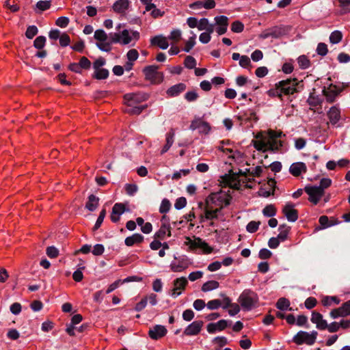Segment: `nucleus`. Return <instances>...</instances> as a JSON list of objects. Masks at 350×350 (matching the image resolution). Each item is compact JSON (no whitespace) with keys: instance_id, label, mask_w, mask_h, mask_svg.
<instances>
[{"instance_id":"obj_3","label":"nucleus","mask_w":350,"mask_h":350,"mask_svg":"<svg viewBox=\"0 0 350 350\" xmlns=\"http://www.w3.org/2000/svg\"><path fill=\"white\" fill-rule=\"evenodd\" d=\"M318 335L317 331H312L310 333L305 331H299L293 338L292 341L297 345L306 344L312 345L315 342Z\"/></svg>"},{"instance_id":"obj_64","label":"nucleus","mask_w":350,"mask_h":350,"mask_svg":"<svg viewBox=\"0 0 350 350\" xmlns=\"http://www.w3.org/2000/svg\"><path fill=\"white\" fill-rule=\"evenodd\" d=\"M272 255V252L267 248H262L260 250L258 256L260 259L265 260L269 258Z\"/></svg>"},{"instance_id":"obj_20","label":"nucleus","mask_w":350,"mask_h":350,"mask_svg":"<svg viewBox=\"0 0 350 350\" xmlns=\"http://www.w3.org/2000/svg\"><path fill=\"white\" fill-rule=\"evenodd\" d=\"M130 3L129 0H118L113 3L112 8L116 13L124 14L129 9Z\"/></svg>"},{"instance_id":"obj_45","label":"nucleus","mask_w":350,"mask_h":350,"mask_svg":"<svg viewBox=\"0 0 350 350\" xmlns=\"http://www.w3.org/2000/svg\"><path fill=\"white\" fill-rule=\"evenodd\" d=\"M171 208V203L169 200L164 198L161 204L159 207V212L161 213H167Z\"/></svg>"},{"instance_id":"obj_21","label":"nucleus","mask_w":350,"mask_h":350,"mask_svg":"<svg viewBox=\"0 0 350 350\" xmlns=\"http://www.w3.org/2000/svg\"><path fill=\"white\" fill-rule=\"evenodd\" d=\"M332 124H336L340 119V111L336 106L332 107L327 113Z\"/></svg>"},{"instance_id":"obj_38","label":"nucleus","mask_w":350,"mask_h":350,"mask_svg":"<svg viewBox=\"0 0 350 350\" xmlns=\"http://www.w3.org/2000/svg\"><path fill=\"white\" fill-rule=\"evenodd\" d=\"M38 33V27L36 25H30L27 28L25 36L28 39H32Z\"/></svg>"},{"instance_id":"obj_34","label":"nucleus","mask_w":350,"mask_h":350,"mask_svg":"<svg viewBox=\"0 0 350 350\" xmlns=\"http://www.w3.org/2000/svg\"><path fill=\"white\" fill-rule=\"evenodd\" d=\"M191 33H193V36L189 38V39L186 42L185 46L183 49L184 51L189 53L192 49V48L195 46L196 42V35L191 31Z\"/></svg>"},{"instance_id":"obj_8","label":"nucleus","mask_w":350,"mask_h":350,"mask_svg":"<svg viewBox=\"0 0 350 350\" xmlns=\"http://www.w3.org/2000/svg\"><path fill=\"white\" fill-rule=\"evenodd\" d=\"M217 206V208L213 209L212 206L206 205L204 208V215L200 216V222H203L204 219L207 220L217 219L222 209L226 207L224 204H218Z\"/></svg>"},{"instance_id":"obj_10","label":"nucleus","mask_w":350,"mask_h":350,"mask_svg":"<svg viewBox=\"0 0 350 350\" xmlns=\"http://www.w3.org/2000/svg\"><path fill=\"white\" fill-rule=\"evenodd\" d=\"M342 90L339 89L336 85L330 84L328 88L324 87L323 89V94L325 96L328 103H334L336 98L341 92Z\"/></svg>"},{"instance_id":"obj_41","label":"nucleus","mask_w":350,"mask_h":350,"mask_svg":"<svg viewBox=\"0 0 350 350\" xmlns=\"http://www.w3.org/2000/svg\"><path fill=\"white\" fill-rule=\"evenodd\" d=\"M105 215H106V211H105V209H103L100 212V214L97 218L96 224H94V226L93 227V231L97 230L100 227V226L103 224V220L105 217Z\"/></svg>"},{"instance_id":"obj_12","label":"nucleus","mask_w":350,"mask_h":350,"mask_svg":"<svg viewBox=\"0 0 350 350\" xmlns=\"http://www.w3.org/2000/svg\"><path fill=\"white\" fill-rule=\"evenodd\" d=\"M294 206L293 203L288 202L282 209V213L291 222H295L298 219V211L294 208Z\"/></svg>"},{"instance_id":"obj_24","label":"nucleus","mask_w":350,"mask_h":350,"mask_svg":"<svg viewBox=\"0 0 350 350\" xmlns=\"http://www.w3.org/2000/svg\"><path fill=\"white\" fill-rule=\"evenodd\" d=\"M99 202V198L94 194H91L88 196V201L85 204V208L90 211H94Z\"/></svg>"},{"instance_id":"obj_16","label":"nucleus","mask_w":350,"mask_h":350,"mask_svg":"<svg viewBox=\"0 0 350 350\" xmlns=\"http://www.w3.org/2000/svg\"><path fill=\"white\" fill-rule=\"evenodd\" d=\"M228 325V321L224 319L219 320L217 323H211L207 325L206 329L209 334H215L217 331H223Z\"/></svg>"},{"instance_id":"obj_31","label":"nucleus","mask_w":350,"mask_h":350,"mask_svg":"<svg viewBox=\"0 0 350 350\" xmlns=\"http://www.w3.org/2000/svg\"><path fill=\"white\" fill-rule=\"evenodd\" d=\"M275 306L280 310H286L290 306V301L285 297H281L278 300Z\"/></svg>"},{"instance_id":"obj_37","label":"nucleus","mask_w":350,"mask_h":350,"mask_svg":"<svg viewBox=\"0 0 350 350\" xmlns=\"http://www.w3.org/2000/svg\"><path fill=\"white\" fill-rule=\"evenodd\" d=\"M46 40L45 36H40L33 41V46L37 49H42L45 45Z\"/></svg>"},{"instance_id":"obj_39","label":"nucleus","mask_w":350,"mask_h":350,"mask_svg":"<svg viewBox=\"0 0 350 350\" xmlns=\"http://www.w3.org/2000/svg\"><path fill=\"white\" fill-rule=\"evenodd\" d=\"M297 62L301 69H306L310 65V62L306 55H301L298 57Z\"/></svg>"},{"instance_id":"obj_5","label":"nucleus","mask_w":350,"mask_h":350,"mask_svg":"<svg viewBox=\"0 0 350 350\" xmlns=\"http://www.w3.org/2000/svg\"><path fill=\"white\" fill-rule=\"evenodd\" d=\"M223 191L220 190L219 192L211 193L205 200L206 205L208 206L210 204L214 205L224 204L225 206H228L230 204L232 196L229 194L226 195L224 198L221 194Z\"/></svg>"},{"instance_id":"obj_22","label":"nucleus","mask_w":350,"mask_h":350,"mask_svg":"<svg viewBox=\"0 0 350 350\" xmlns=\"http://www.w3.org/2000/svg\"><path fill=\"white\" fill-rule=\"evenodd\" d=\"M150 43L152 45L158 46L161 49H166L169 46L166 38L161 35L156 36L151 38Z\"/></svg>"},{"instance_id":"obj_15","label":"nucleus","mask_w":350,"mask_h":350,"mask_svg":"<svg viewBox=\"0 0 350 350\" xmlns=\"http://www.w3.org/2000/svg\"><path fill=\"white\" fill-rule=\"evenodd\" d=\"M126 211L125 205L122 203H116L113 208L110 215L112 222L116 223L120 220V215Z\"/></svg>"},{"instance_id":"obj_19","label":"nucleus","mask_w":350,"mask_h":350,"mask_svg":"<svg viewBox=\"0 0 350 350\" xmlns=\"http://www.w3.org/2000/svg\"><path fill=\"white\" fill-rule=\"evenodd\" d=\"M186 89V85L183 83H179L174 85L167 89L166 94L170 97L178 96L180 94L184 92Z\"/></svg>"},{"instance_id":"obj_53","label":"nucleus","mask_w":350,"mask_h":350,"mask_svg":"<svg viewBox=\"0 0 350 350\" xmlns=\"http://www.w3.org/2000/svg\"><path fill=\"white\" fill-rule=\"evenodd\" d=\"M120 36H121V38H122V44H128L132 40V38L129 35V32L127 29H124L121 32Z\"/></svg>"},{"instance_id":"obj_6","label":"nucleus","mask_w":350,"mask_h":350,"mask_svg":"<svg viewBox=\"0 0 350 350\" xmlns=\"http://www.w3.org/2000/svg\"><path fill=\"white\" fill-rule=\"evenodd\" d=\"M149 94L144 92L129 93L124 95V100L128 107H132L148 99Z\"/></svg>"},{"instance_id":"obj_52","label":"nucleus","mask_w":350,"mask_h":350,"mask_svg":"<svg viewBox=\"0 0 350 350\" xmlns=\"http://www.w3.org/2000/svg\"><path fill=\"white\" fill-rule=\"evenodd\" d=\"M36 8L41 11H45L50 8L51 1H39L36 5Z\"/></svg>"},{"instance_id":"obj_61","label":"nucleus","mask_w":350,"mask_h":350,"mask_svg":"<svg viewBox=\"0 0 350 350\" xmlns=\"http://www.w3.org/2000/svg\"><path fill=\"white\" fill-rule=\"evenodd\" d=\"M211 131V126L206 122L201 121L200 122L199 133L208 134Z\"/></svg>"},{"instance_id":"obj_62","label":"nucleus","mask_w":350,"mask_h":350,"mask_svg":"<svg viewBox=\"0 0 350 350\" xmlns=\"http://www.w3.org/2000/svg\"><path fill=\"white\" fill-rule=\"evenodd\" d=\"M69 21H70L68 17L61 16L57 19L55 24L62 28H64L68 26Z\"/></svg>"},{"instance_id":"obj_13","label":"nucleus","mask_w":350,"mask_h":350,"mask_svg":"<svg viewBox=\"0 0 350 350\" xmlns=\"http://www.w3.org/2000/svg\"><path fill=\"white\" fill-rule=\"evenodd\" d=\"M203 325L202 321H193L185 328L183 334L186 336H196L200 332Z\"/></svg>"},{"instance_id":"obj_30","label":"nucleus","mask_w":350,"mask_h":350,"mask_svg":"<svg viewBox=\"0 0 350 350\" xmlns=\"http://www.w3.org/2000/svg\"><path fill=\"white\" fill-rule=\"evenodd\" d=\"M219 286V284L218 282L215 280H209L202 285L201 289L203 292H207L217 288Z\"/></svg>"},{"instance_id":"obj_56","label":"nucleus","mask_w":350,"mask_h":350,"mask_svg":"<svg viewBox=\"0 0 350 350\" xmlns=\"http://www.w3.org/2000/svg\"><path fill=\"white\" fill-rule=\"evenodd\" d=\"M328 49L327 44L323 42H320L317 45V53L321 56H325L327 53Z\"/></svg>"},{"instance_id":"obj_11","label":"nucleus","mask_w":350,"mask_h":350,"mask_svg":"<svg viewBox=\"0 0 350 350\" xmlns=\"http://www.w3.org/2000/svg\"><path fill=\"white\" fill-rule=\"evenodd\" d=\"M167 332L165 326L156 325L150 327L148 331V336L152 340H159L165 336Z\"/></svg>"},{"instance_id":"obj_47","label":"nucleus","mask_w":350,"mask_h":350,"mask_svg":"<svg viewBox=\"0 0 350 350\" xmlns=\"http://www.w3.org/2000/svg\"><path fill=\"white\" fill-rule=\"evenodd\" d=\"M260 224V221H251L247 224L246 230L250 233H254L258 230Z\"/></svg>"},{"instance_id":"obj_42","label":"nucleus","mask_w":350,"mask_h":350,"mask_svg":"<svg viewBox=\"0 0 350 350\" xmlns=\"http://www.w3.org/2000/svg\"><path fill=\"white\" fill-rule=\"evenodd\" d=\"M94 38L100 42H105L108 38L107 34L103 29H98L94 32Z\"/></svg>"},{"instance_id":"obj_60","label":"nucleus","mask_w":350,"mask_h":350,"mask_svg":"<svg viewBox=\"0 0 350 350\" xmlns=\"http://www.w3.org/2000/svg\"><path fill=\"white\" fill-rule=\"evenodd\" d=\"M317 304V301L316 298H314L313 297H310L307 298L304 302L305 307L309 310L315 307Z\"/></svg>"},{"instance_id":"obj_32","label":"nucleus","mask_w":350,"mask_h":350,"mask_svg":"<svg viewBox=\"0 0 350 350\" xmlns=\"http://www.w3.org/2000/svg\"><path fill=\"white\" fill-rule=\"evenodd\" d=\"M340 300L336 296H325L322 299V304L324 306H330L334 302L338 304Z\"/></svg>"},{"instance_id":"obj_7","label":"nucleus","mask_w":350,"mask_h":350,"mask_svg":"<svg viewBox=\"0 0 350 350\" xmlns=\"http://www.w3.org/2000/svg\"><path fill=\"white\" fill-rule=\"evenodd\" d=\"M187 239L188 241L185 243L186 245H189L191 250L200 248L203 251L204 254H211L213 250V249L209 246L207 243H206L200 237H194V239L187 237Z\"/></svg>"},{"instance_id":"obj_26","label":"nucleus","mask_w":350,"mask_h":350,"mask_svg":"<svg viewBox=\"0 0 350 350\" xmlns=\"http://www.w3.org/2000/svg\"><path fill=\"white\" fill-rule=\"evenodd\" d=\"M267 150L270 151H277L281 147L283 146V142L281 140L278 139H273L269 138V141L267 142Z\"/></svg>"},{"instance_id":"obj_49","label":"nucleus","mask_w":350,"mask_h":350,"mask_svg":"<svg viewBox=\"0 0 350 350\" xmlns=\"http://www.w3.org/2000/svg\"><path fill=\"white\" fill-rule=\"evenodd\" d=\"M243 24L239 21L233 22L231 25V30L234 33H241L243 31Z\"/></svg>"},{"instance_id":"obj_59","label":"nucleus","mask_w":350,"mask_h":350,"mask_svg":"<svg viewBox=\"0 0 350 350\" xmlns=\"http://www.w3.org/2000/svg\"><path fill=\"white\" fill-rule=\"evenodd\" d=\"M96 46L100 50L103 51L109 52L111 50V42L109 41L101 42L100 43L98 42L96 43Z\"/></svg>"},{"instance_id":"obj_44","label":"nucleus","mask_w":350,"mask_h":350,"mask_svg":"<svg viewBox=\"0 0 350 350\" xmlns=\"http://www.w3.org/2000/svg\"><path fill=\"white\" fill-rule=\"evenodd\" d=\"M253 145L254 148L258 150L262 151L263 152L267 151V144L265 141H253Z\"/></svg>"},{"instance_id":"obj_4","label":"nucleus","mask_w":350,"mask_h":350,"mask_svg":"<svg viewBox=\"0 0 350 350\" xmlns=\"http://www.w3.org/2000/svg\"><path fill=\"white\" fill-rule=\"evenodd\" d=\"M159 66L150 65L147 66L143 69L145 79L150 81L152 83H159L163 80V72H158Z\"/></svg>"},{"instance_id":"obj_36","label":"nucleus","mask_w":350,"mask_h":350,"mask_svg":"<svg viewBox=\"0 0 350 350\" xmlns=\"http://www.w3.org/2000/svg\"><path fill=\"white\" fill-rule=\"evenodd\" d=\"M342 34L340 31H333L329 36V41L332 44H337L341 41Z\"/></svg>"},{"instance_id":"obj_46","label":"nucleus","mask_w":350,"mask_h":350,"mask_svg":"<svg viewBox=\"0 0 350 350\" xmlns=\"http://www.w3.org/2000/svg\"><path fill=\"white\" fill-rule=\"evenodd\" d=\"M215 21L216 25L218 26L228 27V18L226 16L221 15L215 16Z\"/></svg>"},{"instance_id":"obj_14","label":"nucleus","mask_w":350,"mask_h":350,"mask_svg":"<svg viewBox=\"0 0 350 350\" xmlns=\"http://www.w3.org/2000/svg\"><path fill=\"white\" fill-rule=\"evenodd\" d=\"M291 30V26H286L283 25L275 26L270 28V35H271V38H279L288 33V32Z\"/></svg>"},{"instance_id":"obj_29","label":"nucleus","mask_w":350,"mask_h":350,"mask_svg":"<svg viewBox=\"0 0 350 350\" xmlns=\"http://www.w3.org/2000/svg\"><path fill=\"white\" fill-rule=\"evenodd\" d=\"M188 281L187 278L185 277L176 278L173 282L174 288H176L177 290H185Z\"/></svg>"},{"instance_id":"obj_25","label":"nucleus","mask_w":350,"mask_h":350,"mask_svg":"<svg viewBox=\"0 0 350 350\" xmlns=\"http://www.w3.org/2000/svg\"><path fill=\"white\" fill-rule=\"evenodd\" d=\"M188 262L185 258L178 260V263L172 262L170 265L171 269L174 272H180L187 268Z\"/></svg>"},{"instance_id":"obj_2","label":"nucleus","mask_w":350,"mask_h":350,"mask_svg":"<svg viewBox=\"0 0 350 350\" xmlns=\"http://www.w3.org/2000/svg\"><path fill=\"white\" fill-rule=\"evenodd\" d=\"M238 301L245 310L250 311L257 306L258 296L255 292L245 289L240 295Z\"/></svg>"},{"instance_id":"obj_58","label":"nucleus","mask_w":350,"mask_h":350,"mask_svg":"<svg viewBox=\"0 0 350 350\" xmlns=\"http://www.w3.org/2000/svg\"><path fill=\"white\" fill-rule=\"evenodd\" d=\"M199 97L196 91H189L185 94V98L189 102L196 101Z\"/></svg>"},{"instance_id":"obj_48","label":"nucleus","mask_w":350,"mask_h":350,"mask_svg":"<svg viewBox=\"0 0 350 350\" xmlns=\"http://www.w3.org/2000/svg\"><path fill=\"white\" fill-rule=\"evenodd\" d=\"M167 225L163 224L161 225L160 229L154 234V239L163 240L166 234Z\"/></svg>"},{"instance_id":"obj_35","label":"nucleus","mask_w":350,"mask_h":350,"mask_svg":"<svg viewBox=\"0 0 350 350\" xmlns=\"http://www.w3.org/2000/svg\"><path fill=\"white\" fill-rule=\"evenodd\" d=\"M262 214L264 215V216L267 217H273L276 214V209L275 206L272 204L267 205L262 209Z\"/></svg>"},{"instance_id":"obj_33","label":"nucleus","mask_w":350,"mask_h":350,"mask_svg":"<svg viewBox=\"0 0 350 350\" xmlns=\"http://www.w3.org/2000/svg\"><path fill=\"white\" fill-rule=\"evenodd\" d=\"M130 109L126 110V113L131 115H139L140 114L143 110H144L147 107V105H140V106H132L130 107Z\"/></svg>"},{"instance_id":"obj_40","label":"nucleus","mask_w":350,"mask_h":350,"mask_svg":"<svg viewBox=\"0 0 350 350\" xmlns=\"http://www.w3.org/2000/svg\"><path fill=\"white\" fill-rule=\"evenodd\" d=\"M267 94L270 97H278L280 100H283L282 96L281 95V91L280 88L277 87V83L275 84V88L269 90Z\"/></svg>"},{"instance_id":"obj_43","label":"nucleus","mask_w":350,"mask_h":350,"mask_svg":"<svg viewBox=\"0 0 350 350\" xmlns=\"http://www.w3.org/2000/svg\"><path fill=\"white\" fill-rule=\"evenodd\" d=\"M184 65L189 69L196 68V60L193 57L188 55L185 59Z\"/></svg>"},{"instance_id":"obj_18","label":"nucleus","mask_w":350,"mask_h":350,"mask_svg":"<svg viewBox=\"0 0 350 350\" xmlns=\"http://www.w3.org/2000/svg\"><path fill=\"white\" fill-rule=\"evenodd\" d=\"M349 315H350V312H349V310H347L345 303H343L340 307L333 309L329 312V316L332 319H337L338 317H346Z\"/></svg>"},{"instance_id":"obj_63","label":"nucleus","mask_w":350,"mask_h":350,"mask_svg":"<svg viewBox=\"0 0 350 350\" xmlns=\"http://www.w3.org/2000/svg\"><path fill=\"white\" fill-rule=\"evenodd\" d=\"M59 38V44L62 46L65 47L70 44V38L67 33H63L60 36Z\"/></svg>"},{"instance_id":"obj_55","label":"nucleus","mask_w":350,"mask_h":350,"mask_svg":"<svg viewBox=\"0 0 350 350\" xmlns=\"http://www.w3.org/2000/svg\"><path fill=\"white\" fill-rule=\"evenodd\" d=\"M186 204H187L186 198L185 197H180L176 199L175 204H174V207L176 209L180 210V209H182L184 207H185Z\"/></svg>"},{"instance_id":"obj_50","label":"nucleus","mask_w":350,"mask_h":350,"mask_svg":"<svg viewBox=\"0 0 350 350\" xmlns=\"http://www.w3.org/2000/svg\"><path fill=\"white\" fill-rule=\"evenodd\" d=\"M83 269H85V267L82 266V267H80L79 269H78L73 273L72 278L75 282H79L83 280V274L82 273V270H83Z\"/></svg>"},{"instance_id":"obj_28","label":"nucleus","mask_w":350,"mask_h":350,"mask_svg":"<svg viewBox=\"0 0 350 350\" xmlns=\"http://www.w3.org/2000/svg\"><path fill=\"white\" fill-rule=\"evenodd\" d=\"M319 221L322 228H326L338 224L340 223V221L338 219H335L334 223H329V219L328 217L326 215L321 216L319 219Z\"/></svg>"},{"instance_id":"obj_9","label":"nucleus","mask_w":350,"mask_h":350,"mask_svg":"<svg viewBox=\"0 0 350 350\" xmlns=\"http://www.w3.org/2000/svg\"><path fill=\"white\" fill-rule=\"evenodd\" d=\"M305 192L309 196L308 200L314 204H317L325 191L317 186L307 185L304 188Z\"/></svg>"},{"instance_id":"obj_57","label":"nucleus","mask_w":350,"mask_h":350,"mask_svg":"<svg viewBox=\"0 0 350 350\" xmlns=\"http://www.w3.org/2000/svg\"><path fill=\"white\" fill-rule=\"evenodd\" d=\"M79 64L81 69L88 70L91 67V62L85 56L81 57Z\"/></svg>"},{"instance_id":"obj_27","label":"nucleus","mask_w":350,"mask_h":350,"mask_svg":"<svg viewBox=\"0 0 350 350\" xmlns=\"http://www.w3.org/2000/svg\"><path fill=\"white\" fill-rule=\"evenodd\" d=\"M109 72L106 68L95 70L92 77L96 79H105L109 77Z\"/></svg>"},{"instance_id":"obj_17","label":"nucleus","mask_w":350,"mask_h":350,"mask_svg":"<svg viewBox=\"0 0 350 350\" xmlns=\"http://www.w3.org/2000/svg\"><path fill=\"white\" fill-rule=\"evenodd\" d=\"M306 165L303 162L293 163L289 168V172L295 177L300 176L302 172L306 173Z\"/></svg>"},{"instance_id":"obj_1","label":"nucleus","mask_w":350,"mask_h":350,"mask_svg":"<svg viewBox=\"0 0 350 350\" xmlns=\"http://www.w3.org/2000/svg\"><path fill=\"white\" fill-rule=\"evenodd\" d=\"M277 87L280 88L282 98L284 96H287L291 102L293 99L290 97L295 93L301 92L304 89V83L303 81H298L297 78H288L278 81Z\"/></svg>"},{"instance_id":"obj_51","label":"nucleus","mask_w":350,"mask_h":350,"mask_svg":"<svg viewBox=\"0 0 350 350\" xmlns=\"http://www.w3.org/2000/svg\"><path fill=\"white\" fill-rule=\"evenodd\" d=\"M47 256L51 258H54L58 256L59 250L54 246H49L46 250Z\"/></svg>"},{"instance_id":"obj_23","label":"nucleus","mask_w":350,"mask_h":350,"mask_svg":"<svg viewBox=\"0 0 350 350\" xmlns=\"http://www.w3.org/2000/svg\"><path fill=\"white\" fill-rule=\"evenodd\" d=\"M144 237L139 233L133 234L125 239L124 243L126 246L131 247L135 243H140L144 241Z\"/></svg>"},{"instance_id":"obj_54","label":"nucleus","mask_w":350,"mask_h":350,"mask_svg":"<svg viewBox=\"0 0 350 350\" xmlns=\"http://www.w3.org/2000/svg\"><path fill=\"white\" fill-rule=\"evenodd\" d=\"M221 306V301L219 299H213L208 301L206 306L210 310H216Z\"/></svg>"}]
</instances>
